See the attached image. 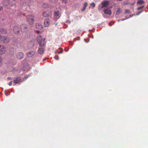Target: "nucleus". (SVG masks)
<instances>
[{
    "label": "nucleus",
    "instance_id": "f257e3e1",
    "mask_svg": "<svg viewBox=\"0 0 148 148\" xmlns=\"http://www.w3.org/2000/svg\"><path fill=\"white\" fill-rule=\"evenodd\" d=\"M33 4V1L32 0H24L23 2H22L20 4L22 8L24 10H26L27 7L31 8V7Z\"/></svg>",
    "mask_w": 148,
    "mask_h": 148
},
{
    "label": "nucleus",
    "instance_id": "f03ea898",
    "mask_svg": "<svg viewBox=\"0 0 148 148\" xmlns=\"http://www.w3.org/2000/svg\"><path fill=\"white\" fill-rule=\"evenodd\" d=\"M16 2L15 0H9L4 1L3 4L8 9H9L11 7L15 5Z\"/></svg>",
    "mask_w": 148,
    "mask_h": 148
},
{
    "label": "nucleus",
    "instance_id": "7ed1b4c3",
    "mask_svg": "<svg viewBox=\"0 0 148 148\" xmlns=\"http://www.w3.org/2000/svg\"><path fill=\"white\" fill-rule=\"evenodd\" d=\"M27 22L31 25H32L34 21V15L30 14L27 16L26 17Z\"/></svg>",
    "mask_w": 148,
    "mask_h": 148
},
{
    "label": "nucleus",
    "instance_id": "20e7f679",
    "mask_svg": "<svg viewBox=\"0 0 148 148\" xmlns=\"http://www.w3.org/2000/svg\"><path fill=\"white\" fill-rule=\"evenodd\" d=\"M45 39L43 38L40 36H38L37 37V41L40 47H42L45 45Z\"/></svg>",
    "mask_w": 148,
    "mask_h": 148
},
{
    "label": "nucleus",
    "instance_id": "39448f33",
    "mask_svg": "<svg viewBox=\"0 0 148 148\" xmlns=\"http://www.w3.org/2000/svg\"><path fill=\"white\" fill-rule=\"evenodd\" d=\"M9 38L6 36H2L0 35V42L3 43H7L9 42Z\"/></svg>",
    "mask_w": 148,
    "mask_h": 148
},
{
    "label": "nucleus",
    "instance_id": "423d86ee",
    "mask_svg": "<svg viewBox=\"0 0 148 148\" xmlns=\"http://www.w3.org/2000/svg\"><path fill=\"white\" fill-rule=\"evenodd\" d=\"M21 28L22 31L24 32H26L29 30L28 25L25 24L21 25Z\"/></svg>",
    "mask_w": 148,
    "mask_h": 148
},
{
    "label": "nucleus",
    "instance_id": "0eeeda50",
    "mask_svg": "<svg viewBox=\"0 0 148 148\" xmlns=\"http://www.w3.org/2000/svg\"><path fill=\"white\" fill-rule=\"evenodd\" d=\"M7 50V48L5 46L0 45V54H4Z\"/></svg>",
    "mask_w": 148,
    "mask_h": 148
},
{
    "label": "nucleus",
    "instance_id": "6e6552de",
    "mask_svg": "<svg viewBox=\"0 0 148 148\" xmlns=\"http://www.w3.org/2000/svg\"><path fill=\"white\" fill-rule=\"evenodd\" d=\"M21 82V79L20 77H15L13 78V83L15 84H18Z\"/></svg>",
    "mask_w": 148,
    "mask_h": 148
},
{
    "label": "nucleus",
    "instance_id": "1a4fd4ad",
    "mask_svg": "<svg viewBox=\"0 0 148 148\" xmlns=\"http://www.w3.org/2000/svg\"><path fill=\"white\" fill-rule=\"evenodd\" d=\"M110 3V2L107 1H103L101 3L102 5L101 8H103L107 7Z\"/></svg>",
    "mask_w": 148,
    "mask_h": 148
},
{
    "label": "nucleus",
    "instance_id": "9d476101",
    "mask_svg": "<svg viewBox=\"0 0 148 148\" xmlns=\"http://www.w3.org/2000/svg\"><path fill=\"white\" fill-rule=\"evenodd\" d=\"M61 14L59 12L58 10H56L54 12V16L55 17H54V20L55 21H56L60 17Z\"/></svg>",
    "mask_w": 148,
    "mask_h": 148
},
{
    "label": "nucleus",
    "instance_id": "9b49d317",
    "mask_svg": "<svg viewBox=\"0 0 148 148\" xmlns=\"http://www.w3.org/2000/svg\"><path fill=\"white\" fill-rule=\"evenodd\" d=\"M13 31L14 33L18 35L20 34V31L19 27L17 25H15L13 27Z\"/></svg>",
    "mask_w": 148,
    "mask_h": 148
},
{
    "label": "nucleus",
    "instance_id": "f8f14e48",
    "mask_svg": "<svg viewBox=\"0 0 148 148\" xmlns=\"http://www.w3.org/2000/svg\"><path fill=\"white\" fill-rule=\"evenodd\" d=\"M104 13L106 14L110 15L112 14V11L111 10L108 9H106L104 10Z\"/></svg>",
    "mask_w": 148,
    "mask_h": 148
},
{
    "label": "nucleus",
    "instance_id": "ddd939ff",
    "mask_svg": "<svg viewBox=\"0 0 148 148\" xmlns=\"http://www.w3.org/2000/svg\"><path fill=\"white\" fill-rule=\"evenodd\" d=\"M51 14V11L49 12H45L42 13L43 16L45 17L50 16Z\"/></svg>",
    "mask_w": 148,
    "mask_h": 148
},
{
    "label": "nucleus",
    "instance_id": "4468645a",
    "mask_svg": "<svg viewBox=\"0 0 148 148\" xmlns=\"http://www.w3.org/2000/svg\"><path fill=\"white\" fill-rule=\"evenodd\" d=\"M36 52L35 51H33L28 52L27 54V57H32L35 53Z\"/></svg>",
    "mask_w": 148,
    "mask_h": 148
},
{
    "label": "nucleus",
    "instance_id": "2eb2a0df",
    "mask_svg": "<svg viewBox=\"0 0 148 148\" xmlns=\"http://www.w3.org/2000/svg\"><path fill=\"white\" fill-rule=\"evenodd\" d=\"M35 26L37 29H41L43 27L42 25L40 23H36Z\"/></svg>",
    "mask_w": 148,
    "mask_h": 148
},
{
    "label": "nucleus",
    "instance_id": "dca6fc26",
    "mask_svg": "<svg viewBox=\"0 0 148 148\" xmlns=\"http://www.w3.org/2000/svg\"><path fill=\"white\" fill-rule=\"evenodd\" d=\"M50 21L49 19H46L44 21V26L45 27H48L50 24Z\"/></svg>",
    "mask_w": 148,
    "mask_h": 148
},
{
    "label": "nucleus",
    "instance_id": "f3484780",
    "mask_svg": "<svg viewBox=\"0 0 148 148\" xmlns=\"http://www.w3.org/2000/svg\"><path fill=\"white\" fill-rule=\"evenodd\" d=\"M23 57V53L21 52H19L17 55V57L18 59H21Z\"/></svg>",
    "mask_w": 148,
    "mask_h": 148
},
{
    "label": "nucleus",
    "instance_id": "a211bd4d",
    "mask_svg": "<svg viewBox=\"0 0 148 148\" xmlns=\"http://www.w3.org/2000/svg\"><path fill=\"white\" fill-rule=\"evenodd\" d=\"M38 52L40 54H42L44 52L43 48H39L38 49Z\"/></svg>",
    "mask_w": 148,
    "mask_h": 148
},
{
    "label": "nucleus",
    "instance_id": "6ab92c4d",
    "mask_svg": "<svg viewBox=\"0 0 148 148\" xmlns=\"http://www.w3.org/2000/svg\"><path fill=\"white\" fill-rule=\"evenodd\" d=\"M87 5H88V3H87L86 2H85L84 3V7L81 10V11H84L86 9V7L87 6Z\"/></svg>",
    "mask_w": 148,
    "mask_h": 148
},
{
    "label": "nucleus",
    "instance_id": "aec40b11",
    "mask_svg": "<svg viewBox=\"0 0 148 148\" xmlns=\"http://www.w3.org/2000/svg\"><path fill=\"white\" fill-rule=\"evenodd\" d=\"M0 32L3 34H5L7 33V31L5 29L1 28L0 29Z\"/></svg>",
    "mask_w": 148,
    "mask_h": 148
},
{
    "label": "nucleus",
    "instance_id": "412c9836",
    "mask_svg": "<svg viewBox=\"0 0 148 148\" xmlns=\"http://www.w3.org/2000/svg\"><path fill=\"white\" fill-rule=\"evenodd\" d=\"M137 3L138 4L140 5L144 3H145V1L143 0H138Z\"/></svg>",
    "mask_w": 148,
    "mask_h": 148
},
{
    "label": "nucleus",
    "instance_id": "4be33fe9",
    "mask_svg": "<svg viewBox=\"0 0 148 148\" xmlns=\"http://www.w3.org/2000/svg\"><path fill=\"white\" fill-rule=\"evenodd\" d=\"M42 7L46 8L49 7L48 4L47 3H44L42 4Z\"/></svg>",
    "mask_w": 148,
    "mask_h": 148
},
{
    "label": "nucleus",
    "instance_id": "5701e85b",
    "mask_svg": "<svg viewBox=\"0 0 148 148\" xmlns=\"http://www.w3.org/2000/svg\"><path fill=\"white\" fill-rule=\"evenodd\" d=\"M10 52H11L12 54H13L14 53V49L13 48H11L9 50Z\"/></svg>",
    "mask_w": 148,
    "mask_h": 148
},
{
    "label": "nucleus",
    "instance_id": "b1692460",
    "mask_svg": "<svg viewBox=\"0 0 148 148\" xmlns=\"http://www.w3.org/2000/svg\"><path fill=\"white\" fill-rule=\"evenodd\" d=\"M49 1L53 3H55L57 2L58 0H49Z\"/></svg>",
    "mask_w": 148,
    "mask_h": 148
},
{
    "label": "nucleus",
    "instance_id": "393cba45",
    "mask_svg": "<svg viewBox=\"0 0 148 148\" xmlns=\"http://www.w3.org/2000/svg\"><path fill=\"white\" fill-rule=\"evenodd\" d=\"M60 51H56L55 52V53H62L63 52V49L60 48Z\"/></svg>",
    "mask_w": 148,
    "mask_h": 148
},
{
    "label": "nucleus",
    "instance_id": "a878e982",
    "mask_svg": "<svg viewBox=\"0 0 148 148\" xmlns=\"http://www.w3.org/2000/svg\"><path fill=\"white\" fill-rule=\"evenodd\" d=\"M62 2L63 3L66 4L67 2V1L66 0H61Z\"/></svg>",
    "mask_w": 148,
    "mask_h": 148
},
{
    "label": "nucleus",
    "instance_id": "bb28decb",
    "mask_svg": "<svg viewBox=\"0 0 148 148\" xmlns=\"http://www.w3.org/2000/svg\"><path fill=\"white\" fill-rule=\"evenodd\" d=\"M90 5L91 6H92L93 8H94L95 7V5L94 3L92 2L90 4Z\"/></svg>",
    "mask_w": 148,
    "mask_h": 148
},
{
    "label": "nucleus",
    "instance_id": "cd10ccee",
    "mask_svg": "<svg viewBox=\"0 0 148 148\" xmlns=\"http://www.w3.org/2000/svg\"><path fill=\"white\" fill-rule=\"evenodd\" d=\"M144 5H143L140 7H139L137 8L138 10H140L143 8L144 7Z\"/></svg>",
    "mask_w": 148,
    "mask_h": 148
},
{
    "label": "nucleus",
    "instance_id": "c85d7f7f",
    "mask_svg": "<svg viewBox=\"0 0 148 148\" xmlns=\"http://www.w3.org/2000/svg\"><path fill=\"white\" fill-rule=\"evenodd\" d=\"M12 81H10L8 83V85L10 86H11L12 84Z\"/></svg>",
    "mask_w": 148,
    "mask_h": 148
},
{
    "label": "nucleus",
    "instance_id": "c756f323",
    "mask_svg": "<svg viewBox=\"0 0 148 148\" xmlns=\"http://www.w3.org/2000/svg\"><path fill=\"white\" fill-rule=\"evenodd\" d=\"M55 58L57 60H58L59 59V58L58 56H56L55 57Z\"/></svg>",
    "mask_w": 148,
    "mask_h": 148
},
{
    "label": "nucleus",
    "instance_id": "7c9ffc66",
    "mask_svg": "<svg viewBox=\"0 0 148 148\" xmlns=\"http://www.w3.org/2000/svg\"><path fill=\"white\" fill-rule=\"evenodd\" d=\"M120 12V9H119L117 11L116 13V14H119Z\"/></svg>",
    "mask_w": 148,
    "mask_h": 148
},
{
    "label": "nucleus",
    "instance_id": "2f4dec72",
    "mask_svg": "<svg viewBox=\"0 0 148 148\" xmlns=\"http://www.w3.org/2000/svg\"><path fill=\"white\" fill-rule=\"evenodd\" d=\"M142 11H140V12H137L136 14V15H139L140 13H141L142 12Z\"/></svg>",
    "mask_w": 148,
    "mask_h": 148
},
{
    "label": "nucleus",
    "instance_id": "473e14b6",
    "mask_svg": "<svg viewBox=\"0 0 148 148\" xmlns=\"http://www.w3.org/2000/svg\"><path fill=\"white\" fill-rule=\"evenodd\" d=\"M125 13H129V10H128L127 9V10H125Z\"/></svg>",
    "mask_w": 148,
    "mask_h": 148
},
{
    "label": "nucleus",
    "instance_id": "72a5a7b5",
    "mask_svg": "<svg viewBox=\"0 0 148 148\" xmlns=\"http://www.w3.org/2000/svg\"><path fill=\"white\" fill-rule=\"evenodd\" d=\"M12 78L10 77H8L7 78V79L8 80H11L12 79Z\"/></svg>",
    "mask_w": 148,
    "mask_h": 148
},
{
    "label": "nucleus",
    "instance_id": "f704fd0d",
    "mask_svg": "<svg viewBox=\"0 0 148 148\" xmlns=\"http://www.w3.org/2000/svg\"><path fill=\"white\" fill-rule=\"evenodd\" d=\"M35 32L38 34H39L40 32V31L39 30H36L35 31Z\"/></svg>",
    "mask_w": 148,
    "mask_h": 148
},
{
    "label": "nucleus",
    "instance_id": "c9c22d12",
    "mask_svg": "<svg viewBox=\"0 0 148 148\" xmlns=\"http://www.w3.org/2000/svg\"><path fill=\"white\" fill-rule=\"evenodd\" d=\"M3 9V7L1 6H0V10H1Z\"/></svg>",
    "mask_w": 148,
    "mask_h": 148
},
{
    "label": "nucleus",
    "instance_id": "e433bc0d",
    "mask_svg": "<svg viewBox=\"0 0 148 148\" xmlns=\"http://www.w3.org/2000/svg\"><path fill=\"white\" fill-rule=\"evenodd\" d=\"M67 23L70 24L71 23V22L70 21L68 20L67 21Z\"/></svg>",
    "mask_w": 148,
    "mask_h": 148
},
{
    "label": "nucleus",
    "instance_id": "4c0bfd02",
    "mask_svg": "<svg viewBox=\"0 0 148 148\" xmlns=\"http://www.w3.org/2000/svg\"><path fill=\"white\" fill-rule=\"evenodd\" d=\"M23 15L24 16L25 15V14H23Z\"/></svg>",
    "mask_w": 148,
    "mask_h": 148
},
{
    "label": "nucleus",
    "instance_id": "58836bf2",
    "mask_svg": "<svg viewBox=\"0 0 148 148\" xmlns=\"http://www.w3.org/2000/svg\"><path fill=\"white\" fill-rule=\"evenodd\" d=\"M124 20H125V19H122V20H122V21H124Z\"/></svg>",
    "mask_w": 148,
    "mask_h": 148
},
{
    "label": "nucleus",
    "instance_id": "ea45409f",
    "mask_svg": "<svg viewBox=\"0 0 148 148\" xmlns=\"http://www.w3.org/2000/svg\"><path fill=\"white\" fill-rule=\"evenodd\" d=\"M5 95H6V96H8V95H7V94H5Z\"/></svg>",
    "mask_w": 148,
    "mask_h": 148
},
{
    "label": "nucleus",
    "instance_id": "a19ab883",
    "mask_svg": "<svg viewBox=\"0 0 148 148\" xmlns=\"http://www.w3.org/2000/svg\"><path fill=\"white\" fill-rule=\"evenodd\" d=\"M46 60V59L45 58V59H44V60Z\"/></svg>",
    "mask_w": 148,
    "mask_h": 148
}]
</instances>
